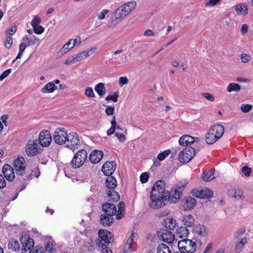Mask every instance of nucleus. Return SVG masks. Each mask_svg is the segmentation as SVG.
<instances>
[{
  "label": "nucleus",
  "instance_id": "11",
  "mask_svg": "<svg viewBox=\"0 0 253 253\" xmlns=\"http://www.w3.org/2000/svg\"><path fill=\"white\" fill-rule=\"evenodd\" d=\"M68 134L64 128H58L54 132L53 140L57 144H64L66 142Z\"/></svg>",
  "mask_w": 253,
  "mask_h": 253
},
{
  "label": "nucleus",
  "instance_id": "14",
  "mask_svg": "<svg viewBox=\"0 0 253 253\" xmlns=\"http://www.w3.org/2000/svg\"><path fill=\"white\" fill-rule=\"evenodd\" d=\"M67 142V146L71 149H75L77 148V146L80 143V139L78 134L74 132H72L68 134L66 138Z\"/></svg>",
  "mask_w": 253,
  "mask_h": 253
},
{
  "label": "nucleus",
  "instance_id": "5",
  "mask_svg": "<svg viewBox=\"0 0 253 253\" xmlns=\"http://www.w3.org/2000/svg\"><path fill=\"white\" fill-rule=\"evenodd\" d=\"M179 250L184 253H193L196 250V243L193 241L184 239L178 242Z\"/></svg>",
  "mask_w": 253,
  "mask_h": 253
},
{
  "label": "nucleus",
  "instance_id": "52",
  "mask_svg": "<svg viewBox=\"0 0 253 253\" xmlns=\"http://www.w3.org/2000/svg\"><path fill=\"white\" fill-rule=\"evenodd\" d=\"M220 0H209L205 3L206 7H212L217 4Z\"/></svg>",
  "mask_w": 253,
  "mask_h": 253
},
{
  "label": "nucleus",
  "instance_id": "40",
  "mask_svg": "<svg viewBox=\"0 0 253 253\" xmlns=\"http://www.w3.org/2000/svg\"><path fill=\"white\" fill-rule=\"evenodd\" d=\"M157 253H171L169 247L165 244H161L158 245Z\"/></svg>",
  "mask_w": 253,
  "mask_h": 253
},
{
  "label": "nucleus",
  "instance_id": "30",
  "mask_svg": "<svg viewBox=\"0 0 253 253\" xmlns=\"http://www.w3.org/2000/svg\"><path fill=\"white\" fill-rule=\"evenodd\" d=\"M218 139H219L216 137V136H215V134H213L212 132L211 131L210 129H209L206 133L205 141L208 144H212Z\"/></svg>",
  "mask_w": 253,
  "mask_h": 253
},
{
  "label": "nucleus",
  "instance_id": "64",
  "mask_svg": "<svg viewBox=\"0 0 253 253\" xmlns=\"http://www.w3.org/2000/svg\"><path fill=\"white\" fill-rule=\"evenodd\" d=\"M32 253H45L43 249L42 246H36Z\"/></svg>",
  "mask_w": 253,
  "mask_h": 253
},
{
  "label": "nucleus",
  "instance_id": "2",
  "mask_svg": "<svg viewBox=\"0 0 253 253\" xmlns=\"http://www.w3.org/2000/svg\"><path fill=\"white\" fill-rule=\"evenodd\" d=\"M186 184H179L171 189L170 192L167 191L165 196V203L168 200L170 203H176L181 199L183 190Z\"/></svg>",
  "mask_w": 253,
  "mask_h": 253
},
{
  "label": "nucleus",
  "instance_id": "60",
  "mask_svg": "<svg viewBox=\"0 0 253 253\" xmlns=\"http://www.w3.org/2000/svg\"><path fill=\"white\" fill-rule=\"evenodd\" d=\"M186 135H184L180 137L179 139V143L180 145L183 146H188V143H187V138Z\"/></svg>",
  "mask_w": 253,
  "mask_h": 253
},
{
  "label": "nucleus",
  "instance_id": "8",
  "mask_svg": "<svg viewBox=\"0 0 253 253\" xmlns=\"http://www.w3.org/2000/svg\"><path fill=\"white\" fill-rule=\"evenodd\" d=\"M98 236L100 239L98 240L96 245L106 244L108 245L114 241L113 236L111 232L106 230H100L98 232Z\"/></svg>",
  "mask_w": 253,
  "mask_h": 253
},
{
  "label": "nucleus",
  "instance_id": "44",
  "mask_svg": "<svg viewBox=\"0 0 253 253\" xmlns=\"http://www.w3.org/2000/svg\"><path fill=\"white\" fill-rule=\"evenodd\" d=\"M233 191L234 193L233 194V197L235 199L237 200H242L244 199L245 196L243 194V193L240 189H234Z\"/></svg>",
  "mask_w": 253,
  "mask_h": 253
},
{
  "label": "nucleus",
  "instance_id": "20",
  "mask_svg": "<svg viewBox=\"0 0 253 253\" xmlns=\"http://www.w3.org/2000/svg\"><path fill=\"white\" fill-rule=\"evenodd\" d=\"M44 251L47 253H52L54 252V247L55 242L50 236H45L44 238Z\"/></svg>",
  "mask_w": 253,
  "mask_h": 253
},
{
  "label": "nucleus",
  "instance_id": "53",
  "mask_svg": "<svg viewBox=\"0 0 253 253\" xmlns=\"http://www.w3.org/2000/svg\"><path fill=\"white\" fill-rule=\"evenodd\" d=\"M41 23V19L38 16H35L31 22V25L33 28L37 27Z\"/></svg>",
  "mask_w": 253,
  "mask_h": 253
},
{
  "label": "nucleus",
  "instance_id": "16",
  "mask_svg": "<svg viewBox=\"0 0 253 253\" xmlns=\"http://www.w3.org/2000/svg\"><path fill=\"white\" fill-rule=\"evenodd\" d=\"M159 239L168 243H172L174 240V235L170 231L162 229L158 233Z\"/></svg>",
  "mask_w": 253,
  "mask_h": 253
},
{
  "label": "nucleus",
  "instance_id": "55",
  "mask_svg": "<svg viewBox=\"0 0 253 253\" xmlns=\"http://www.w3.org/2000/svg\"><path fill=\"white\" fill-rule=\"evenodd\" d=\"M149 178V174L147 172H143L140 176V180L142 183L147 182Z\"/></svg>",
  "mask_w": 253,
  "mask_h": 253
},
{
  "label": "nucleus",
  "instance_id": "28",
  "mask_svg": "<svg viewBox=\"0 0 253 253\" xmlns=\"http://www.w3.org/2000/svg\"><path fill=\"white\" fill-rule=\"evenodd\" d=\"M72 41L73 39H70L61 48L57 54V55L59 57L63 56L73 48L72 44Z\"/></svg>",
  "mask_w": 253,
  "mask_h": 253
},
{
  "label": "nucleus",
  "instance_id": "15",
  "mask_svg": "<svg viewBox=\"0 0 253 253\" xmlns=\"http://www.w3.org/2000/svg\"><path fill=\"white\" fill-rule=\"evenodd\" d=\"M191 193L193 196L200 199H208L213 195L212 192L208 188H205L200 190L193 189Z\"/></svg>",
  "mask_w": 253,
  "mask_h": 253
},
{
  "label": "nucleus",
  "instance_id": "33",
  "mask_svg": "<svg viewBox=\"0 0 253 253\" xmlns=\"http://www.w3.org/2000/svg\"><path fill=\"white\" fill-rule=\"evenodd\" d=\"M22 40L26 43L28 46L34 45L39 41V39L35 36H33L29 38L26 36L22 38Z\"/></svg>",
  "mask_w": 253,
  "mask_h": 253
},
{
  "label": "nucleus",
  "instance_id": "17",
  "mask_svg": "<svg viewBox=\"0 0 253 253\" xmlns=\"http://www.w3.org/2000/svg\"><path fill=\"white\" fill-rule=\"evenodd\" d=\"M2 173L7 180L13 181L15 178L13 168L9 164H4L2 168Z\"/></svg>",
  "mask_w": 253,
  "mask_h": 253
},
{
  "label": "nucleus",
  "instance_id": "50",
  "mask_svg": "<svg viewBox=\"0 0 253 253\" xmlns=\"http://www.w3.org/2000/svg\"><path fill=\"white\" fill-rule=\"evenodd\" d=\"M241 172L247 177H249L252 172V169L247 166H243L241 169Z\"/></svg>",
  "mask_w": 253,
  "mask_h": 253
},
{
  "label": "nucleus",
  "instance_id": "12",
  "mask_svg": "<svg viewBox=\"0 0 253 253\" xmlns=\"http://www.w3.org/2000/svg\"><path fill=\"white\" fill-rule=\"evenodd\" d=\"M22 245V253H31L34 250V241L32 238L25 236L20 239Z\"/></svg>",
  "mask_w": 253,
  "mask_h": 253
},
{
  "label": "nucleus",
  "instance_id": "35",
  "mask_svg": "<svg viewBox=\"0 0 253 253\" xmlns=\"http://www.w3.org/2000/svg\"><path fill=\"white\" fill-rule=\"evenodd\" d=\"M106 185L110 190H114L117 185L116 179L113 176L108 177L106 180Z\"/></svg>",
  "mask_w": 253,
  "mask_h": 253
},
{
  "label": "nucleus",
  "instance_id": "26",
  "mask_svg": "<svg viewBox=\"0 0 253 253\" xmlns=\"http://www.w3.org/2000/svg\"><path fill=\"white\" fill-rule=\"evenodd\" d=\"M113 216H110L105 213L102 214L100 215V223L104 226H110L114 221Z\"/></svg>",
  "mask_w": 253,
  "mask_h": 253
},
{
  "label": "nucleus",
  "instance_id": "39",
  "mask_svg": "<svg viewBox=\"0 0 253 253\" xmlns=\"http://www.w3.org/2000/svg\"><path fill=\"white\" fill-rule=\"evenodd\" d=\"M226 89L228 92H239L241 90V86L238 84L232 83L228 85Z\"/></svg>",
  "mask_w": 253,
  "mask_h": 253
},
{
  "label": "nucleus",
  "instance_id": "4",
  "mask_svg": "<svg viewBox=\"0 0 253 253\" xmlns=\"http://www.w3.org/2000/svg\"><path fill=\"white\" fill-rule=\"evenodd\" d=\"M136 6V2L134 0H130L120 6L115 10L118 14L124 19L126 16L134 10Z\"/></svg>",
  "mask_w": 253,
  "mask_h": 253
},
{
  "label": "nucleus",
  "instance_id": "36",
  "mask_svg": "<svg viewBox=\"0 0 253 253\" xmlns=\"http://www.w3.org/2000/svg\"><path fill=\"white\" fill-rule=\"evenodd\" d=\"M107 195L110 198L109 200L112 202H117L120 199V195L118 192L114 190H109L107 191Z\"/></svg>",
  "mask_w": 253,
  "mask_h": 253
},
{
  "label": "nucleus",
  "instance_id": "37",
  "mask_svg": "<svg viewBox=\"0 0 253 253\" xmlns=\"http://www.w3.org/2000/svg\"><path fill=\"white\" fill-rule=\"evenodd\" d=\"M177 235L181 238L186 237L189 235V230L187 227L181 226L177 229Z\"/></svg>",
  "mask_w": 253,
  "mask_h": 253
},
{
  "label": "nucleus",
  "instance_id": "51",
  "mask_svg": "<svg viewBox=\"0 0 253 253\" xmlns=\"http://www.w3.org/2000/svg\"><path fill=\"white\" fill-rule=\"evenodd\" d=\"M252 105L251 104H244L241 106V110L244 113H248L252 109Z\"/></svg>",
  "mask_w": 253,
  "mask_h": 253
},
{
  "label": "nucleus",
  "instance_id": "47",
  "mask_svg": "<svg viewBox=\"0 0 253 253\" xmlns=\"http://www.w3.org/2000/svg\"><path fill=\"white\" fill-rule=\"evenodd\" d=\"M84 94L86 96L89 98H93L95 97V94L93 89L90 87H87L85 88Z\"/></svg>",
  "mask_w": 253,
  "mask_h": 253
},
{
  "label": "nucleus",
  "instance_id": "41",
  "mask_svg": "<svg viewBox=\"0 0 253 253\" xmlns=\"http://www.w3.org/2000/svg\"><path fill=\"white\" fill-rule=\"evenodd\" d=\"M97 48L95 46L91 47L84 50H83L82 54L84 55V58L92 55L96 51Z\"/></svg>",
  "mask_w": 253,
  "mask_h": 253
},
{
  "label": "nucleus",
  "instance_id": "32",
  "mask_svg": "<svg viewBox=\"0 0 253 253\" xmlns=\"http://www.w3.org/2000/svg\"><path fill=\"white\" fill-rule=\"evenodd\" d=\"M182 221L186 227H191L194 223V218L192 215L188 214L183 217Z\"/></svg>",
  "mask_w": 253,
  "mask_h": 253
},
{
  "label": "nucleus",
  "instance_id": "7",
  "mask_svg": "<svg viewBox=\"0 0 253 253\" xmlns=\"http://www.w3.org/2000/svg\"><path fill=\"white\" fill-rule=\"evenodd\" d=\"M196 150L192 147L185 148L181 151L178 156L179 161L183 163L189 162L195 155Z\"/></svg>",
  "mask_w": 253,
  "mask_h": 253
},
{
  "label": "nucleus",
  "instance_id": "27",
  "mask_svg": "<svg viewBox=\"0 0 253 253\" xmlns=\"http://www.w3.org/2000/svg\"><path fill=\"white\" fill-rule=\"evenodd\" d=\"M234 7L235 8L236 13L238 15H246L248 13V7L244 3H237L234 6Z\"/></svg>",
  "mask_w": 253,
  "mask_h": 253
},
{
  "label": "nucleus",
  "instance_id": "3",
  "mask_svg": "<svg viewBox=\"0 0 253 253\" xmlns=\"http://www.w3.org/2000/svg\"><path fill=\"white\" fill-rule=\"evenodd\" d=\"M87 156V153L84 149L77 151L71 162L72 167L74 169L81 167L85 163Z\"/></svg>",
  "mask_w": 253,
  "mask_h": 253
},
{
  "label": "nucleus",
  "instance_id": "10",
  "mask_svg": "<svg viewBox=\"0 0 253 253\" xmlns=\"http://www.w3.org/2000/svg\"><path fill=\"white\" fill-rule=\"evenodd\" d=\"M13 165L17 175L23 176L25 174L26 164L23 157H18L14 160Z\"/></svg>",
  "mask_w": 253,
  "mask_h": 253
},
{
  "label": "nucleus",
  "instance_id": "61",
  "mask_svg": "<svg viewBox=\"0 0 253 253\" xmlns=\"http://www.w3.org/2000/svg\"><path fill=\"white\" fill-rule=\"evenodd\" d=\"M251 59L250 56L246 53L242 54L241 55V60L243 63L248 62Z\"/></svg>",
  "mask_w": 253,
  "mask_h": 253
},
{
  "label": "nucleus",
  "instance_id": "43",
  "mask_svg": "<svg viewBox=\"0 0 253 253\" xmlns=\"http://www.w3.org/2000/svg\"><path fill=\"white\" fill-rule=\"evenodd\" d=\"M111 127L107 130V134L108 136H110L115 132L117 123L116 121V118L115 116L113 117L112 121H111Z\"/></svg>",
  "mask_w": 253,
  "mask_h": 253
},
{
  "label": "nucleus",
  "instance_id": "48",
  "mask_svg": "<svg viewBox=\"0 0 253 253\" xmlns=\"http://www.w3.org/2000/svg\"><path fill=\"white\" fill-rule=\"evenodd\" d=\"M196 233L199 235L204 236L206 235V228L204 226H199L196 228Z\"/></svg>",
  "mask_w": 253,
  "mask_h": 253
},
{
  "label": "nucleus",
  "instance_id": "45",
  "mask_svg": "<svg viewBox=\"0 0 253 253\" xmlns=\"http://www.w3.org/2000/svg\"><path fill=\"white\" fill-rule=\"evenodd\" d=\"M175 227V221L172 218L168 219L166 222V227L169 230H173Z\"/></svg>",
  "mask_w": 253,
  "mask_h": 253
},
{
  "label": "nucleus",
  "instance_id": "49",
  "mask_svg": "<svg viewBox=\"0 0 253 253\" xmlns=\"http://www.w3.org/2000/svg\"><path fill=\"white\" fill-rule=\"evenodd\" d=\"M119 94L117 92L114 93L113 95H109L105 98L106 101H113L114 102H116L118 101V98Z\"/></svg>",
  "mask_w": 253,
  "mask_h": 253
},
{
  "label": "nucleus",
  "instance_id": "57",
  "mask_svg": "<svg viewBox=\"0 0 253 253\" xmlns=\"http://www.w3.org/2000/svg\"><path fill=\"white\" fill-rule=\"evenodd\" d=\"M115 111V107L114 106H111L109 105L106 106V108L105 109L106 114L108 115H111L114 114Z\"/></svg>",
  "mask_w": 253,
  "mask_h": 253
},
{
  "label": "nucleus",
  "instance_id": "19",
  "mask_svg": "<svg viewBox=\"0 0 253 253\" xmlns=\"http://www.w3.org/2000/svg\"><path fill=\"white\" fill-rule=\"evenodd\" d=\"M116 169V164L114 162H106L102 166V171L106 175H112Z\"/></svg>",
  "mask_w": 253,
  "mask_h": 253
},
{
  "label": "nucleus",
  "instance_id": "38",
  "mask_svg": "<svg viewBox=\"0 0 253 253\" xmlns=\"http://www.w3.org/2000/svg\"><path fill=\"white\" fill-rule=\"evenodd\" d=\"M8 248L13 252L18 251L20 249L19 242L16 240H11L8 244Z\"/></svg>",
  "mask_w": 253,
  "mask_h": 253
},
{
  "label": "nucleus",
  "instance_id": "22",
  "mask_svg": "<svg viewBox=\"0 0 253 253\" xmlns=\"http://www.w3.org/2000/svg\"><path fill=\"white\" fill-rule=\"evenodd\" d=\"M102 211L108 215L113 216L117 212V209L113 204L106 203L102 205Z\"/></svg>",
  "mask_w": 253,
  "mask_h": 253
},
{
  "label": "nucleus",
  "instance_id": "56",
  "mask_svg": "<svg viewBox=\"0 0 253 253\" xmlns=\"http://www.w3.org/2000/svg\"><path fill=\"white\" fill-rule=\"evenodd\" d=\"M107 245L103 244V245H100L99 244L98 247H99L101 249L102 253H112V252L111 250H109L107 247Z\"/></svg>",
  "mask_w": 253,
  "mask_h": 253
},
{
  "label": "nucleus",
  "instance_id": "13",
  "mask_svg": "<svg viewBox=\"0 0 253 253\" xmlns=\"http://www.w3.org/2000/svg\"><path fill=\"white\" fill-rule=\"evenodd\" d=\"M52 140V137L49 131L48 130L42 131L39 135L38 138V141L39 144L42 147L48 146Z\"/></svg>",
  "mask_w": 253,
  "mask_h": 253
},
{
  "label": "nucleus",
  "instance_id": "59",
  "mask_svg": "<svg viewBox=\"0 0 253 253\" xmlns=\"http://www.w3.org/2000/svg\"><path fill=\"white\" fill-rule=\"evenodd\" d=\"M13 43V39L11 37H8L5 42L4 45L6 48H10Z\"/></svg>",
  "mask_w": 253,
  "mask_h": 253
},
{
  "label": "nucleus",
  "instance_id": "24",
  "mask_svg": "<svg viewBox=\"0 0 253 253\" xmlns=\"http://www.w3.org/2000/svg\"><path fill=\"white\" fill-rule=\"evenodd\" d=\"M84 59V55L82 54V51H81L75 55L69 57L67 58L65 62V64L66 65L74 64Z\"/></svg>",
  "mask_w": 253,
  "mask_h": 253
},
{
  "label": "nucleus",
  "instance_id": "25",
  "mask_svg": "<svg viewBox=\"0 0 253 253\" xmlns=\"http://www.w3.org/2000/svg\"><path fill=\"white\" fill-rule=\"evenodd\" d=\"M210 129L218 139L223 135L224 132V127L219 124L214 125Z\"/></svg>",
  "mask_w": 253,
  "mask_h": 253
},
{
  "label": "nucleus",
  "instance_id": "23",
  "mask_svg": "<svg viewBox=\"0 0 253 253\" xmlns=\"http://www.w3.org/2000/svg\"><path fill=\"white\" fill-rule=\"evenodd\" d=\"M120 16L115 10L113 15L109 20L108 26L110 28L116 27L123 19V17Z\"/></svg>",
  "mask_w": 253,
  "mask_h": 253
},
{
  "label": "nucleus",
  "instance_id": "54",
  "mask_svg": "<svg viewBox=\"0 0 253 253\" xmlns=\"http://www.w3.org/2000/svg\"><path fill=\"white\" fill-rule=\"evenodd\" d=\"M107 9H103L100 12L97 14V17L99 20H103L104 19L105 15L108 13Z\"/></svg>",
  "mask_w": 253,
  "mask_h": 253
},
{
  "label": "nucleus",
  "instance_id": "29",
  "mask_svg": "<svg viewBox=\"0 0 253 253\" xmlns=\"http://www.w3.org/2000/svg\"><path fill=\"white\" fill-rule=\"evenodd\" d=\"M57 88L53 82H51L47 83L41 89V91L43 93H52L54 90Z\"/></svg>",
  "mask_w": 253,
  "mask_h": 253
},
{
  "label": "nucleus",
  "instance_id": "21",
  "mask_svg": "<svg viewBox=\"0 0 253 253\" xmlns=\"http://www.w3.org/2000/svg\"><path fill=\"white\" fill-rule=\"evenodd\" d=\"M103 157V153L101 150H95L92 151L89 156V159L92 163H99Z\"/></svg>",
  "mask_w": 253,
  "mask_h": 253
},
{
  "label": "nucleus",
  "instance_id": "62",
  "mask_svg": "<svg viewBox=\"0 0 253 253\" xmlns=\"http://www.w3.org/2000/svg\"><path fill=\"white\" fill-rule=\"evenodd\" d=\"M11 69H8L5 71H4L2 74L0 76V81L3 80L5 78H6L11 73Z\"/></svg>",
  "mask_w": 253,
  "mask_h": 253
},
{
  "label": "nucleus",
  "instance_id": "58",
  "mask_svg": "<svg viewBox=\"0 0 253 253\" xmlns=\"http://www.w3.org/2000/svg\"><path fill=\"white\" fill-rule=\"evenodd\" d=\"M33 29L34 32L36 34L39 35L42 34L44 31V28L41 25H38L37 27L33 28Z\"/></svg>",
  "mask_w": 253,
  "mask_h": 253
},
{
  "label": "nucleus",
  "instance_id": "34",
  "mask_svg": "<svg viewBox=\"0 0 253 253\" xmlns=\"http://www.w3.org/2000/svg\"><path fill=\"white\" fill-rule=\"evenodd\" d=\"M134 237L135 235L134 233H132L130 235L125 246V252L127 253L131 251V246L134 243Z\"/></svg>",
  "mask_w": 253,
  "mask_h": 253
},
{
  "label": "nucleus",
  "instance_id": "31",
  "mask_svg": "<svg viewBox=\"0 0 253 253\" xmlns=\"http://www.w3.org/2000/svg\"><path fill=\"white\" fill-rule=\"evenodd\" d=\"M94 90L100 97H102L106 92L105 85L102 83L97 84L94 87Z\"/></svg>",
  "mask_w": 253,
  "mask_h": 253
},
{
  "label": "nucleus",
  "instance_id": "42",
  "mask_svg": "<svg viewBox=\"0 0 253 253\" xmlns=\"http://www.w3.org/2000/svg\"><path fill=\"white\" fill-rule=\"evenodd\" d=\"M214 178V171L212 170H211L207 173H204L202 175L203 179L206 181H210Z\"/></svg>",
  "mask_w": 253,
  "mask_h": 253
},
{
  "label": "nucleus",
  "instance_id": "46",
  "mask_svg": "<svg viewBox=\"0 0 253 253\" xmlns=\"http://www.w3.org/2000/svg\"><path fill=\"white\" fill-rule=\"evenodd\" d=\"M170 153V151L169 149L165 150L163 152L158 154L157 158L159 161H163L167 157Z\"/></svg>",
  "mask_w": 253,
  "mask_h": 253
},
{
  "label": "nucleus",
  "instance_id": "1",
  "mask_svg": "<svg viewBox=\"0 0 253 253\" xmlns=\"http://www.w3.org/2000/svg\"><path fill=\"white\" fill-rule=\"evenodd\" d=\"M166 195L164 181L159 180L155 183L150 193L151 200L150 206L151 208L159 209L165 205V199Z\"/></svg>",
  "mask_w": 253,
  "mask_h": 253
},
{
  "label": "nucleus",
  "instance_id": "18",
  "mask_svg": "<svg viewBox=\"0 0 253 253\" xmlns=\"http://www.w3.org/2000/svg\"><path fill=\"white\" fill-rule=\"evenodd\" d=\"M244 232L245 231H243L236 234L237 238L239 239V242H237L235 246V251L237 253L241 252L244 248V246L248 243L247 239L245 237H242Z\"/></svg>",
  "mask_w": 253,
  "mask_h": 253
},
{
  "label": "nucleus",
  "instance_id": "9",
  "mask_svg": "<svg viewBox=\"0 0 253 253\" xmlns=\"http://www.w3.org/2000/svg\"><path fill=\"white\" fill-rule=\"evenodd\" d=\"M196 203L197 201L195 198L191 196H187L182 199L180 202V206L184 211H189L195 207Z\"/></svg>",
  "mask_w": 253,
  "mask_h": 253
},
{
  "label": "nucleus",
  "instance_id": "63",
  "mask_svg": "<svg viewBox=\"0 0 253 253\" xmlns=\"http://www.w3.org/2000/svg\"><path fill=\"white\" fill-rule=\"evenodd\" d=\"M119 82L120 85L123 86L128 83V80L126 77H122L120 78Z\"/></svg>",
  "mask_w": 253,
  "mask_h": 253
},
{
  "label": "nucleus",
  "instance_id": "6",
  "mask_svg": "<svg viewBox=\"0 0 253 253\" xmlns=\"http://www.w3.org/2000/svg\"><path fill=\"white\" fill-rule=\"evenodd\" d=\"M42 149L38 146L36 140H29L25 145V153L29 157H34L41 153Z\"/></svg>",
  "mask_w": 253,
  "mask_h": 253
}]
</instances>
